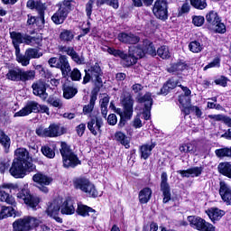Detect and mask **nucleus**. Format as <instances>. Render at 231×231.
Returning <instances> with one entry per match:
<instances>
[{
	"mask_svg": "<svg viewBox=\"0 0 231 231\" xmlns=\"http://www.w3.org/2000/svg\"><path fill=\"white\" fill-rule=\"evenodd\" d=\"M206 21L211 26H216V24H217V23H219L221 19L219 18V15H217V13H216L215 11H210L206 15Z\"/></svg>",
	"mask_w": 231,
	"mask_h": 231,
	"instance_id": "nucleus-35",
	"label": "nucleus"
},
{
	"mask_svg": "<svg viewBox=\"0 0 231 231\" xmlns=\"http://www.w3.org/2000/svg\"><path fill=\"white\" fill-rule=\"evenodd\" d=\"M117 39L123 44H138L140 42V36L130 32H120Z\"/></svg>",
	"mask_w": 231,
	"mask_h": 231,
	"instance_id": "nucleus-20",
	"label": "nucleus"
},
{
	"mask_svg": "<svg viewBox=\"0 0 231 231\" xmlns=\"http://www.w3.org/2000/svg\"><path fill=\"white\" fill-rule=\"evenodd\" d=\"M128 53H130V55H132V57H134V59H136L137 60L138 59H142V57L145 55L143 48L134 46L129 48Z\"/></svg>",
	"mask_w": 231,
	"mask_h": 231,
	"instance_id": "nucleus-40",
	"label": "nucleus"
},
{
	"mask_svg": "<svg viewBox=\"0 0 231 231\" xmlns=\"http://www.w3.org/2000/svg\"><path fill=\"white\" fill-rule=\"evenodd\" d=\"M191 6L197 10H205L207 8V0H189Z\"/></svg>",
	"mask_w": 231,
	"mask_h": 231,
	"instance_id": "nucleus-48",
	"label": "nucleus"
},
{
	"mask_svg": "<svg viewBox=\"0 0 231 231\" xmlns=\"http://www.w3.org/2000/svg\"><path fill=\"white\" fill-rule=\"evenodd\" d=\"M35 10L38 11V14L40 15V21L42 22V24H44V4L41 1H36L34 4Z\"/></svg>",
	"mask_w": 231,
	"mask_h": 231,
	"instance_id": "nucleus-45",
	"label": "nucleus"
},
{
	"mask_svg": "<svg viewBox=\"0 0 231 231\" xmlns=\"http://www.w3.org/2000/svg\"><path fill=\"white\" fill-rule=\"evenodd\" d=\"M14 215H15V209L14 207H2L0 219H5V217H12Z\"/></svg>",
	"mask_w": 231,
	"mask_h": 231,
	"instance_id": "nucleus-43",
	"label": "nucleus"
},
{
	"mask_svg": "<svg viewBox=\"0 0 231 231\" xmlns=\"http://www.w3.org/2000/svg\"><path fill=\"white\" fill-rule=\"evenodd\" d=\"M189 113H195L196 116H198V118H201V115H203V112L201 111V109H199V107L195 106H191L189 108Z\"/></svg>",
	"mask_w": 231,
	"mask_h": 231,
	"instance_id": "nucleus-62",
	"label": "nucleus"
},
{
	"mask_svg": "<svg viewBox=\"0 0 231 231\" xmlns=\"http://www.w3.org/2000/svg\"><path fill=\"white\" fill-rule=\"evenodd\" d=\"M25 53L29 56L31 60L32 59H40V57H42V53L39 52V50L33 48L27 49Z\"/></svg>",
	"mask_w": 231,
	"mask_h": 231,
	"instance_id": "nucleus-49",
	"label": "nucleus"
},
{
	"mask_svg": "<svg viewBox=\"0 0 231 231\" xmlns=\"http://www.w3.org/2000/svg\"><path fill=\"white\" fill-rule=\"evenodd\" d=\"M60 212V202L59 200H53L48 205L46 213L50 217H52L57 223H62V218L59 217Z\"/></svg>",
	"mask_w": 231,
	"mask_h": 231,
	"instance_id": "nucleus-19",
	"label": "nucleus"
},
{
	"mask_svg": "<svg viewBox=\"0 0 231 231\" xmlns=\"http://www.w3.org/2000/svg\"><path fill=\"white\" fill-rule=\"evenodd\" d=\"M61 214L70 216L75 214V200L71 198L67 199L61 205Z\"/></svg>",
	"mask_w": 231,
	"mask_h": 231,
	"instance_id": "nucleus-23",
	"label": "nucleus"
},
{
	"mask_svg": "<svg viewBox=\"0 0 231 231\" xmlns=\"http://www.w3.org/2000/svg\"><path fill=\"white\" fill-rule=\"evenodd\" d=\"M167 172L163 171L161 175V190L162 192V203H169L171 201V186L169 182Z\"/></svg>",
	"mask_w": 231,
	"mask_h": 231,
	"instance_id": "nucleus-16",
	"label": "nucleus"
},
{
	"mask_svg": "<svg viewBox=\"0 0 231 231\" xmlns=\"http://www.w3.org/2000/svg\"><path fill=\"white\" fill-rule=\"evenodd\" d=\"M60 152L62 156L63 167L65 169H75L77 165H80L81 162L79 159V156L73 150H71V146L68 145L66 143H61Z\"/></svg>",
	"mask_w": 231,
	"mask_h": 231,
	"instance_id": "nucleus-3",
	"label": "nucleus"
},
{
	"mask_svg": "<svg viewBox=\"0 0 231 231\" xmlns=\"http://www.w3.org/2000/svg\"><path fill=\"white\" fill-rule=\"evenodd\" d=\"M7 80L13 82H28L35 79V70H24L19 67L9 69L5 75Z\"/></svg>",
	"mask_w": 231,
	"mask_h": 231,
	"instance_id": "nucleus-4",
	"label": "nucleus"
},
{
	"mask_svg": "<svg viewBox=\"0 0 231 231\" xmlns=\"http://www.w3.org/2000/svg\"><path fill=\"white\" fill-rule=\"evenodd\" d=\"M71 3L73 0H63L62 2L58 3V10L51 16V21L55 24H62L66 19H68V15L69 12H71Z\"/></svg>",
	"mask_w": 231,
	"mask_h": 231,
	"instance_id": "nucleus-7",
	"label": "nucleus"
},
{
	"mask_svg": "<svg viewBox=\"0 0 231 231\" xmlns=\"http://www.w3.org/2000/svg\"><path fill=\"white\" fill-rule=\"evenodd\" d=\"M16 60L19 64L23 66H28L30 64V57L24 52V54L21 53V49H19L18 52L15 51Z\"/></svg>",
	"mask_w": 231,
	"mask_h": 231,
	"instance_id": "nucleus-36",
	"label": "nucleus"
},
{
	"mask_svg": "<svg viewBox=\"0 0 231 231\" xmlns=\"http://www.w3.org/2000/svg\"><path fill=\"white\" fill-rule=\"evenodd\" d=\"M41 219L25 216L23 218H19L13 223L14 231H32L33 228H37L41 225Z\"/></svg>",
	"mask_w": 231,
	"mask_h": 231,
	"instance_id": "nucleus-6",
	"label": "nucleus"
},
{
	"mask_svg": "<svg viewBox=\"0 0 231 231\" xmlns=\"http://www.w3.org/2000/svg\"><path fill=\"white\" fill-rule=\"evenodd\" d=\"M60 51H61L62 53H66L67 55H70V53L73 51L74 48L71 46H63L60 45L59 47Z\"/></svg>",
	"mask_w": 231,
	"mask_h": 231,
	"instance_id": "nucleus-64",
	"label": "nucleus"
},
{
	"mask_svg": "<svg viewBox=\"0 0 231 231\" xmlns=\"http://www.w3.org/2000/svg\"><path fill=\"white\" fill-rule=\"evenodd\" d=\"M10 37L12 39L14 48L15 51H17V53H19V50H21V48L19 47L20 44L33 46V42L37 41V39L33 36H31L29 34H23L15 31L10 32Z\"/></svg>",
	"mask_w": 231,
	"mask_h": 231,
	"instance_id": "nucleus-8",
	"label": "nucleus"
},
{
	"mask_svg": "<svg viewBox=\"0 0 231 231\" xmlns=\"http://www.w3.org/2000/svg\"><path fill=\"white\" fill-rule=\"evenodd\" d=\"M47 102L50 104V106H52V107H58V109L62 107V100H60L59 97H50Z\"/></svg>",
	"mask_w": 231,
	"mask_h": 231,
	"instance_id": "nucleus-51",
	"label": "nucleus"
},
{
	"mask_svg": "<svg viewBox=\"0 0 231 231\" xmlns=\"http://www.w3.org/2000/svg\"><path fill=\"white\" fill-rule=\"evenodd\" d=\"M152 195V190L150 188H144L139 192V201L140 203L145 204L149 203L151 196Z\"/></svg>",
	"mask_w": 231,
	"mask_h": 231,
	"instance_id": "nucleus-32",
	"label": "nucleus"
},
{
	"mask_svg": "<svg viewBox=\"0 0 231 231\" xmlns=\"http://www.w3.org/2000/svg\"><path fill=\"white\" fill-rule=\"evenodd\" d=\"M0 143L5 149V152H9L10 151V143H12L10 137L6 135L3 132V130H0Z\"/></svg>",
	"mask_w": 231,
	"mask_h": 231,
	"instance_id": "nucleus-33",
	"label": "nucleus"
},
{
	"mask_svg": "<svg viewBox=\"0 0 231 231\" xmlns=\"http://www.w3.org/2000/svg\"><path fill=\"white\" fill-rule=\"evenodd\" d=\"M15 156L16 158L9 170L11 176H14V178H24L26 172H33L35 171L36 166L32 162L28 150L19 148L15 151Z\"/></svg>",
	"mask_w": 231,
	"mask_h": 231,
	"instance_id": "nucleus-1",
	"label": "nucleus"
},
{
	"mask_svg": "<svg viewBox=\"0 0 231 231\" xmlns=\"http://www.w3.org/2000/svg\"><path fill=\"white\" fill-rule=\"evenodd\" d=\"M143 51L144 53H148L149 55H152V57L156 56V48H154V44L151 42L149 40L143 41Z\"/></svg>",
	"mask_w": 231,
	"mask_h": 231,
	"instance_id": "nucleus-41",
	"label": "nucleus"
},
{
	"mask_svg": "<svg viewBox=\"0 0 231 231\" xmlns=\"http://www.w3.org/2000/svg\"><path fill=\"white\" fill-rule=\"evenodd\" d=\"M221 66V60L219 58H215L211 62L204 67V71L210 69V68H219Z\"/></svg>",
	"mask_w": 231,
	"mask_h": 231,
	"instance_id": "nucleus-56",
	"label": "nucleus"
},
{
	"mask_svg": "<svg viewBox=\"0 0 231 231\" xmlns=\"http://www.w3.org/2000/svg\"><path fill=\"white\" fill-rule=\"evenodd\" d=\"M192 23L194 24V26H203V24L205 23V17L201 15L193 16Z\"/></svg>",
	"mask_w": 231,
	"mask_h": 231,
	"instance_id": "nucleus-59",
	"label": "nucleus"
},
{
	"mask_svg": "<svg viewBox=\"0 0 231 231\" xmlns=\"http://www.w3.org/2000/svg\"><path fill=\"white\" fill-rule=\"evenodd\" d=\"M32 181H34L35 183H39V185H41L39 187L40 190L42 192H44V194H48L50 189H48V187L46 186L51 185L53 181V179L48 177L45 174L38 172L32 176Z\"/></svg>",
	"mask_w": 231,
	"mask_h": 231,
	"instance_id": "nucleus-14",
	"label": "nucleus"
},
{
	"mask_svg": "<svg viewBox=\"0 0 231 231\" xmlns=\"http://www.w3.org/2000/svg\"><path fill=\"white\" fill-rule=\"evenodd\" d=\"M41 152L43 156H46V158H49L51 160H53V158H55V150L51 149L48 145L42 146Z\"/></svg>",
	"mask_w": 231,
	"mask_h": 231,
	"instance_id": "nucleus-47",
	"label": "nucleus"
},
{
	"mask_svg": "<svg viewBox=\"0 0 231 231\" xmlns=\"http://www.w3.org/2000/svg\"><path fill=\"white\" fill-rule=\"evenodd\" d=\"M156 147V143L151 144H143L140 147L141 158L147 160L151 156L152 149Z\"/></svg>",
	"mask_w": 231,
	"mask_h": 231,
	"instance_id": "nucleus-31",
	"label": "nucleus"
},
{
	"mask_svg": "<svg viewBox=\"0 0 231 231\" xmlns=\"http://www.w3.org/2000/svg\"><path fill=\"white\" fill-rule=\"evenodd\" d=\"M123 60H125V65L127 66V68L136 64L138 61V60L134 58V56H132L130 52H128V55L125 54V58H123Z\"/></svg>",
	"mask_w": 231,
	"mask_h": 231,
	"instance_id": "nucleus-52",
	"label": "nucleus"
},
{
	"mask_svg": "<svg viewBox=\"0 0 231 231\" xmlns=\"http://www.w3.org/2000/svg\"><path fill=\"white\" fill-rule=\"evenodd\" d=\"M32 93L35 97H40V98H48V93H46V83L39 80L32 85Z\"/></svg>",
	"mask_w": 231,
	"mask_h": 231,
	"instance_id": "nucleus-22",
	"label": "nucleus"
},
{
	"mask_svg": "<svg viewBox=\"0 0 231 231\" xmlns=\"http://www.w3.org/2000/svg\"><path fill=\"white\" fill-rule=\"evenodd\" d=\"M93 5H95V0H88L86 4V14L88 17H91V14H93Z\"/></svg>",
	"mask_w": 231,
	"mask_h": 231,
	"instance_id": "nucleus-60",
	"label": "nucleus"
},
{
	"mask_svg": "<svg viewBox=\"0 0 231 231\" xmlns=\"http://www.w3.org/2000/svg\"><path fill=\"white\" fill-rule=\"evenodd\" d=\"M169 5L166 0H156L153 5L152 13L157 19L166 21L169 19Z\"/></svg>",
	"mask_w": 231,
	"mask_h": 231,
	"instance_id": "nucleus-11",
	"label": "nucleus"
},
{
	"mask_svg": "<svg viewBox=\"0 0 231 231\" xmlns=\"http://www.w3.org/2000/svg\"><path fill=\"white\" fill-rule=\"evenodd\" d=\"M188 221L192 226V228H195L196 230L199 231H216V226L214 225L206 222L205 219L196 217V216H189Z\"/></svg>",
	"mask_w": 231,
	"mask_h": 231,
	"instance_id": "nucleus-10",
	"label": "nucleus"
},
{
	"mask_svg": "<svg viewBox=\"0 0 231 231\" xmlns=\"http://www.w3.org/2000/svg\"><path fill=\"white\" fill-rule=\"evenodd\" d=\"M187 69V64L184 62H177L175 64L171 65L167 69L168 73H180V71H185Z\"/></svg>",
	"mask_w": 231,
	"mask_h": 231,
	"instance_id": "nucleus-34",
	"label": "nucleus"
},
{
	"mask_svg": "<svg viewBox=\"0 0 231 231\" xmlns=\"http://www.w3.org/2000/svg\"><path fill=\"white\" fill-rule=\"evenodd\" d=\"M102 125H104L102 117L93 116L88 122V129L94 136H97L98 133H102Z\"/></svg>",
	"mask_w": 231,
	"mask_h": 231,
	"instance_id": "nucleus-17",
	"label": "nucleus"
},
{
	"mask_svg": "<svg viewBox=\"0 0 231 231\" xmlns=\"http://www.w3.org/2000/svg\"><path fill=\"white\" fill-rule=\"evenodd\" d=\"M75 189H79L85 192L88 198H98V191L95 185L86 178H80L75 180L74 182Z\"/></svg>",
	"mask_w": 231,
	"mask_h": 231,
	"instance_id": "nucleus-9",
	"label": "nucleus"
},
{
	"mask_svg": "<svg viewBox=\"0 0 231 231\" xmlns=\"http://www.w3.org/2000/svg\"><path fill=\"white\" fill-rule=\"evenodd\" d=\"M18 199L24 201L25 205H28L31 208H35L39 203H41V199L35 195L30 194V190L27 189H23L17 193Z\"/></svg>",
	"mask_w": 231,
	"mask_h": 231,
	"instance_id": "nucleus-12",
	"label": "nucleus"
},
{
	"mask_svg": "<svg viewBox=\"0 0 231 231\" xmlns=\"http://www.w3.org/2000/svg\"><path fill=\"white\" fill-rule=\"evenodd\" d=\"M95 102H97V95L93 94L90 97L89 104L83 106L84 115H90L95 109Z\"/></svg>",
	"mask_w": 231,
	"mask_h": 231,
	"instance_id": "nucleus-38",
	"label": "nucleus"
},
{
	"mask_svg": "<svg viewBox=\"0 0 231 231\" xmlns=\"http://www.w3.org/2000/svg\"><path fill=\"white\" fill-rule=\"evenodd\" d=\"M189 51H192V53H199L200 51H203V46L199 42L193 41L189 42Z\"/></svg>",
	"mask_w": 231,
	"mask_h": 231,
	"instance_id": "nucleus-46",
	"label": "nucleus"
},
{
	"mask_svg": "<svg viewBox=\"0 0 231 231\" xmlns=\"http://www.w3.org/2000/svg\"><path fill=\"white\" fill-rule=\"evenodd\" d=\"M181 84L178 82L176 79H170L161 88L162 95H167L171 89H174L177 86L180 87Z\"/></svg>",
	"mask_w": 231,
	"mask_h": 231,
	"instance_id": "nucleus-29",
	"label": "nucleus"
},
{
	"mask_svg": "<svg viewBox=\"0 0 231 231\" xmlns=\"http://www.w3.org/2000/svg\"><path fill=\"white\" fill-rule=\"evenodd\" d=\"M107 52L110 54V55H114V57H119L120 59H124L125 57V53H124L123 51H120V50H116L115 48H111L109 47L107 49Z\"/></svg>",
	"mask_w": 231,
	"mask_h": 231,
	"instance_id": "nucleus-54",
	"label": "nucleus"
},
{
	"mask_svg": "<svg viewBox=\"0 0 231 231\" xmlns=\"http://www.w3.org/2000/svg\"><path fill=\"white\" fill-rule=\"evenodd\" d=\"M57 69H60L63 79H69V73H71V66L68 60V56L60 55L59 57Z\"/></svg>",
	"mask_w": 231,
	"mask_h": 231,
	"instance_id": "nucleus-18",
	"label": "nucleus"
},
{
	"mask_svg": "<svg viewBox=\"0 0 231 231\" xmlns=\"http://www.w3.org/2000/svg\"><path fill=\"white\" fill-rule=\"evenodd\" d=\"M136 101L139 104H144L143 118L144 120H149L151 118V109L153 104L152 94L146 92L143 96L137 95Z\"/></svg>",
	"mask_w": 231,
	"mask_h": 231,
	"instance_id": "nucleus-13",
	"label": "nucleus"
},
{
	"mask_svg": "<svg viewBox=\"0 0 231 231\" xmlns=\"http://www.w3.org/2000/svg\"><path fill=\"white\" fill-rule=\"evenodd\" d=\"M215 154L217 158H231V147L217 149Z\"/></svg>",
	"mask_w": 231,
	"mask_h": 231,
	"instance_id": "nucleus-44",
	"label": "nucleus"
},
{
	"mask_svg": "<svg viewBox=\"0 0 231 231\" xmlns=\"http://www.w3.org/2000/svg\"><path fill=\"white\" fill-rule=\"evenodd\" d=\"M69 77L71 80L79 81L80 79H82V74L80 73V70L79 69H73V70H70Z\"/></svg>",
	"mask_w": 231,
	"mask_h": 231,
	"instance_id": "nucleus-57",
	"label": "nucleus"
},
{
	"mask_svg": "<svg viewBox=\"0 0 231 231\" xmlns=\"http://www.w3.org/2000/svg\"><path fill=\"white\" fill-rule=\"evenodd\" d=\"M116 140L117 142H120L121 145H124V147H125V149H129V147H130L129 138L126 137L125 134H124L122 132L116 133Z\"/></svg>",
	"mask_w": 231,
	"mask_h": 231,
	"instance_id": "nucleus-42",
	"label": "nucleus"
},
{
	"mask_svg": "<svg viewBox=\"0 0 231 231\" xmlns=\"http://www.w3.org/2000/svg\"><path fill=\"white\" fill-rule=\"evenodd\" d=\"M75 39V32L71 30L63 29L60 33V41L61 42H65V44H69V42H73Z\"/></svg>",
	"mask_w": 231,
	"mask_h": 231,
	"instance_id": "nucleus-26",
	"label": "nucleus"
},
{
	"mask_svg": "<svg viewBox=\"0 0 231 231\" xmlns=\"http://www.w3.org/2000/svg\"><path fill=\"white\" fill-rule=\"evenodd\" d=\"M41 105L37 103V101H28L24 107H23L20 111L14 114V118L17 116H28V115H32V113H39V108Z\"/></svg>",
	"mask_w": 231,
	"mask_h": 231,
	"instance_id": "nucleus-15",
	"label": "nucleus"
},
{
	"mask_svg": "<svg viewBox=\"0 0 231 231\" xmlns=\"http://www.w3.org/2000/svg\"><path fill=\"white\" fill-rule=\"evenodd\" d=\"M63 97L69 100L70 98H73L77 93H79V89L73 86V85H63Z\"/></svg>",
	"mask_w": 231,
	"mask_h": 231,
	"instance_id": "nucleus-27",
	"label": "nucleus"
},
{
	"mask_svg": "<svg viewBox=\"0 0 231 231\" xmlns=\"http://www.w3.org/2000/svg\"><path fill=\"white\" fill-rule=\"evenodd\" d=\"M190 12V5L189 3H184L180 8L178 9V17H181L184 14H189Z\"/></svg>",
	"mask_w": 231,
	"mask_h": 231,
	"instance_id": "nucleus-55",
	"label": "nucleus"
},
{
	"mask_svg": "<svg viewBox=\"0 0 231 231\" xmlns=\"http://www.w3.org/2000/svg\"><path fill=\"white\" fill-rule=\"evenodd\" d=\"M207 214L211 219L212 223H216V221H219L223 216H225L226 212L225 210L219 209L217 208H211L207 211Z\"/></svg>",
	"mask_w": 231,
	"mask_h": 231,
	"instance_id": "nucleus-25",
	"label": "nucleus"
},
{
	"mask_svg": "<svg viewBox=\"0 0 231 231\" xmlns=\"http://www.w3.org/2000/svg\"><path fill=\"white\" fill-rule=\"evenodd\" d=\"M215 32H217V33H225L226 32V26L220 21L215 24Z\"/></svg>",
	"mask_w": 231,
	"mask_h": 231,
	"instance_id": "nucleus-61",
	"label": "nucleus"
},
{
	"mask_svg": "<svg viewBox=\"0 0 231 231\" xmlns=\"http://www.w3.org/2000/svg\"><path fill=\"white\" fill-rule=\"evenodd\" d=\"M46 134L50 138H55L57 136H60L63 133L62 129H60V125L52 124L47 128Z\"/></svg>",
	"mask_w": 231,
	"mask_h": 231,
	"instance_id": "nucleus-30",
	"label": "nucleus"
},
{
	"mask_svg": "<svg viewBox=\"0 0 231 231\" xmlns=\"http://www.w3.org/2000/svg\"><path fill=\"white\" fill-rule=\"evenodd\" d=\"M201 172H203V167L189 168V174L191 178H198V176H201Z\"/></svg>",
	"mask_w": 231,
	"mask_h": 231,
	"instance_id": "nucleus-58",
	"label": "nucleus"
},
{
	"mask_svg": "<svg viewBox=\"0 0 231 231\" xmlns=\"http://www.w3.org/2000/svg\"><path fill=\"white\" fill-rule=\"evenodd\" d=\"M219 195L226 205H231V187L226 182L221 180L219 182Z\"/></svg>",
	"mask_w": 231,
	"mask_h": 231,
	"instance_id": "nucleus-21",
	"label": "nucleus"
},
{
	"mask_svg": "<svg viewBox=\"0 0 231 231\" xmlns=\"http://www.w3.org/2000/svg\"><path fill=\"white\" fill-rule=\"evenodd\" d=\"M218 171L220 174H223V176L231 179V164L229 162H221L218 165Z\"/></svg>",
	"mask_w": 231,
	"mask_h": 231,
	"instance_id": "nucleus-37",
	"label": "nucleus"
},
{
	"mask_svg": "<svg viewBox=\"0 0 231 231\" xmlns=\"http://www.w3.org/2000/svg\"><path fill=\"white\" fill-rule=\"evenodd\" d=\"M76 212L79 215V216H83V217H86V216H91V217H93V219H97V210L88 207V206H84L82 204H78V208L76 210ZM91 212H94V214L91 215Z\"/></svg>",
	"mask_w": 231,
	"mask_h": 231,
	"instance_id": "nucleus-24",
	"label": "nucleus"
},
{
	"mask_svg": "<svg viewBox=\"0 0 231 231\" xmlns=\"http://www.w3.org/2000/svg\"><path fill=\"white\" fill-rule=\"evenodd\" d=\"M0 201H3L5 203H7L8 205H13V207H15V199L13 196H10V194L6 193L5 191H3L0 188Z\"/></svg>",
	"mask_w": 231,
	"mask_h": 231,
	"instance_id": "nucleus-39",
	"label": "nucleus"
},
{
	"mask_svg": "<svg viewBox=\"0 0 231 231\" xmlns=\"http://www.w3.org/2000/svg\"><path fill=\"white\" fill-rule=\"evenodd\" d=\"M102 77H104V72L100 68V64L95 63L88 69H85V76L83 77L82 84H89L92 80V82L99 88L103 84Z\"/></svg>",
	"mask_w": 231,
	"mask_h": 231,
	"instance_id": "nucleus-5",
	"label": "nucleus"
},
{
	"mask_svg": "<svg viewBox=\"0 0 231 231\" xmlns=\"http://www.w3.org/2000/svg\"><path fill=\"white\" fill-rule=\"evenodd\" d=\"M157 55L161 57V59H169L171 57V52L169 51V47L162 46L157 50Z\"/></svg>",
	"mask_w": 231,
	"mask_h": 231,
	"instance_id": "nucleus-50",
	"label": "nucleus"
},
{
	"mask_svg": "<svg viewBox=\"0 0 231 231\" xmlns=\"http://www.w3.org/2000/svg\"><path fill=\"white\" fill-rule=\"evenodd\" d=\"M69 56L71 57L72 60L76 62V64H84V58L79 55V53L75 51V49L72 50V52H70V55Z\"/></svg>",
	"mask_w": 231,
	"mask_h": 231,
	"instance_id": "nucleus-53",
	"label": "nucleus"
},
{
	"mask_svg": "<svg viewBox=\"0 0 231 231\" xmlns=\"http://www.w3.org/2000/svg\"><path fill=\"white\" fill-rule=\"evenodd\" d=\"M121 104L123 106V110L121 108L116 109V114L120 116L121 119L119 122V127H124L127 120L133 118V106H134V100L133 96L129 92H124L121 97Z\"/></svg>",
	"mask_w": 231,
	"mask_h": 231,
	"instance_id": "nucleus-2",
	"label": "nucleus"
},
{
	"mask_svg": "<svg viewBox=\"0 0 231 231\" xmlns=\"http://www.w3.org/2000/svg\"><path fill=\"white\" fill-rule=\"evenodd\" d=\"M3 189H8L10 192L14 190V192H17L19 190V185L18 184H14V183H8V184H4Z\"/></svg>",
	"mask_w": 231,
	"mask_h": 231,
	"instance_id": "nucleus-63",
	"label": "nucleus"
},
{
	"mask_svg": "<svg viewBox=\"0 0 231 231\" xmlns=\"http://www.w3.org/2000/svg\"><path fill=\"white\" fill-rule=\"evenodd\" d=\"M179 102L181 106V111L187 116L189 113V108L192 106L190 104V97L189 96H180Z\"/></svg>",
	"mask_w": 231,
	"mask_h": 231,
	"instance_id": "nucleus-28",
	"label": "nucleus"
}]
</instances>
